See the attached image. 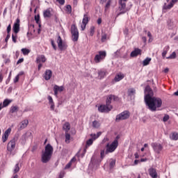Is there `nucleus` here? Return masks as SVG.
Wrapping results in <instances>:
<instances>
[{
	"label": "nucleus",
	"mask_w": 178,
	"mask_h": 178,
	"mask_svg": "<svg viewBox=\"0 0 178 178\" xmlns=\"http://www.w3.org/2000/svg\"><path fill=\"white\" fill-rule=\"evenodd\" d=\"M145 102L148 106V109L152 112H156L157 108L162 106V99L159 97H152L149 95H145Z\"/></svg>",
	"instance_id": "obj_1"
},
{
	"label": "nucleus",
	"mask_w": 178,
	"mask_h": 178,
	"mask_svg": "<svg viewBox=\"0 0 178 178\" xmlns=\"http://www.w3.org/2000/svg\"><path fill=\"white\" fill-rule=\"evenodd\" d=\"M52 154H54V147L49 143L45 146L44 151L42 152L41 161L42 163H47V162H49L52 157Z\"/></svg>",
	"instance_id": "obj_2"
},
{
	"label": "nucleus",
	"mask_w": 178,
	"mask_h": 178,
	"mask_svg": "<svg viewBox=\"0 0 178 178\" xmlns=\"http://www.w3.org/2000/svg\"><path fill=\"white\" fill-rule=\"evenodd\" d=\"M118 145H117L115 142H113L112 143H107L106 145V150L102 149L100 152L101 159H104V158H105V155H108V154H112V152H115Z\"/></svg>",
	"instance_id": "obj_3"
},
{
	"label": "nucleus",
	"mask_w": 178,
	"mask_h": 178,
	"mask_svg": "<svg viewBox=\"0 0 178 178\" xmlns=\"http://www.w3.org/2000/svg\"><path fill=\"white\" fill-rule=\"evenodd\" d=\"M70 31L73 42H77L79 41V37L80 34L79 33V29H77V26H76V24H73L71 26Z\"/></svg>",
	"instance_id": "obj_4"
},
{
	"label": "nucleus",
	"mask_w": 178,
	"mask_h": 178,
	"mask_svg": "<svg viewBox=\"0 0 178 178\" xmlns=\"http://www.w3.org/2000/svg\"><path fill=\"white\" fill-rule=\"evenodd\" d=\"M16 141H17V140L14 138L11 139L7 144V151L9 152L10 155H15V154H16L15 152V149L16 148Z\"/></svg>",
	"instance_id": "obj_5"
},
{
	"label": "nucleus",
	"mask_w": 178,
	"mask_h": 178,
	"mask_svg": "<svg viewBox=\"0 0 178 178\" xmlns=\"http://www.w3.org/2000/svg\"><path fill=\"white\" fill-rule=\"evenodd\" d=\"M105 58H106V51H99L95 56L94 61L96 63H101V62H104V60H105Z\"/></svg>",
	"instance_id": "obj_6"
},
{
	"label": "nucleus",
	"mask_w": 178,
	"mask_h": 178,
	"mask_svg": "<svg viewBox=\"0 0 178 178\" xmlns=\"http://www.w3.org/2000/svg\"><path fill=\"white\" fill-rule=\"evenodd\" d=\"M130 118V112L128 111H124L121 113L117 115L115 118V122H120V120H126V119H129Z\"/></svg>",
	"instance_id": "obj_7"
},
{
	"label": "nucleus",
	"mask_w": 178,
	"mask_h": 178,
	"mask_svg": "<svg viewBox=\"0 0 178 178\" xmlns=\"http://www.w3.org/2000/svg\"><path fill=\"white\" fill-rule=\"evenodd\" d=\"M56 42L60 51H66V49H67V43H66V42H63L60 35L58 36Z\"/></svg>",
	"instance_id": "obj_8"
},
{
	"label": "nucleus",
	"mask_w": 178,
	"mask_h": 178,
	"mask_svg": "<svg viewBox=\"0 0 178 178\" xmlns=\"http://www.w3.org/2000/svg\"><path fill=\"white\" fill-rule=\"evenodd\" d=\"M151 147L153 148V150L156 154H161L163 149V145L158 143H152L151 144Z\"/></svg>",
	"instance_id": "obj_9"
},
{
	"label": "nucleus",
	"mask_w": 178,
	"mask_h": 178,
	"mask_svg": "<svg viewBox=\"0 0 178 178\" xmlns=\"http://www.w3.org/2000/svg\"><path fill=\"white\" fill-rule=\"evenodd\" d=\"M112 106H109L107 104H102L98 107V111L102 113H108V112L112 111Z\"/></svg>",
	"instance_id": "obj_10"
},
{
	"label": "nucleus",
	"mask_w": 178,
	"mask_h": 178,
	"mask_svg": "<svg viewBox=\"0 0 178 178\" xmlns=\"http://www.w3.org/2000/svg\"><path fill=\"white\" fill-rule=\"evenodd\" d=\"M89 22H90V16H88V13H86L83 15L82 24H81V29L82 31H84V30H86V27L87 26V24H88Z\"/></svg>",
	"instance_id": "obj_11"
},
{
	"label": "nucleus",
	"mask_w": 178,
	"mask_h": 178,
	"mask_svg": "<svg viewBox=\"0 0 178 178\" xmlns=\"http://www.w3.org/2000/svg\"><path fill=\"white\" fill-rule=\"evenodd\" d=\"M120 4V15H123L126 13V12H129V8H126V2L123 1V0L119 1Z\"/></svg>",
	"instance_id": "obj_12"
},
{
	"label": "nucleus",
	"mask_w": 178,
	"mask_h": 178,
	"mask_svg": "<svg viewBox=\"0 0 178 178\" xmlns=\"http://www.w3.org/2000/svg\"><path fill=\"white\" fill-rule=\"evenodd\" d=\"M112 99H113V101H118L119 97L115 96L114 95H109L108 96H107L106 104L108 105V106H112V105H111V104H112Z\"/></svg>",
	"instance_id": "obj_13"
},
{
	"label": "nucleus",
	"mask_w": 178,
	"mask_h": 178,
	"mask_svg": "<svg viewBox=\"0 0 178 178\" xmlns=\"http://www.w3.org/2000/svg\"><path fill=\"white\" fill-rule=\"evenodd\" d=\"M13 30L15 34H17V33L20 31V19L19 18L15 20L13 26Z\"/></svg>",
	"instance_id": "obj_14"
},
{
	"label": "nucleus",
	"mask_w": 178,
	"mask_h": 178,
	"mask_svg": "<svg viewBox=\"0 0 178 178\" xmlns=\"http://www.w3.org/2000/svg\"><path fill=\"white\" fill-rule=\"evenodd\" d=\"M143 51L140 49L135 48L130 54L131 58H137L138 55H141Z\"/></svg>",
	"instance_id": "obj_15"
},
{
	"label": "nucleus",
	"mask_w": 178,
	"mask_h": 178,
	"mask_svg": "<svg viewBox=\"0 0 178 178\" xmlns=\"http://www.w3.org/2000/svg\"><path fill=\"white\" fill-rule=\"evenodd\" d=\"M178 2V0H172L169 4H166V3H164L163 9H165V10H168L169 9H172L173 6H175V4Z\"/></svg>",
	"instance_id": "obj_16"
},
{
	"label": "nucleus",
	"mask_w": 178,
	"mask_h": 178,
	"mask_svg": "<svg viewBox=\"0 0 178 178\" xmlns=\"http://www.w3.org/2000/svg\"><path fill=\"white\" fill-rule=\"evenodd\" d=\"M11 131L12 129L10 128H8L7 130L5 131L2 136L3 143H6V141H8V138H9V134H10Z\"/></svg>",
	"instance_id": "obj_17"
},
{
	"label": "nucleus",
	"mask_w": 178,
	"mask_h": 178,
	"mask_svg": "<svg viewBox=\"0 0 178 178\" xmlns=\"http://www.w3.org/2000/svg\"><path fill=\"white\" fill-rule=\"evenodd\" d=\"M36 63H45L47 57L44 54L38 55L36 58Z\"/></svg>",
	"instance_id": "obj_18"
},
{
	"label": "nucleus",
	"mask_w": 178,
	"mask_h": 178,
	"mask_svg": "<svg viewBox=\"0 0 178 178\" xmlns=\"http://www.w3.org/2000/svg\"><path fill=\"white\" fill-rule=\"evenodd\" d=\"M65 90V88L63 86H59L58 85H55L54 86V95L56 97H58V92H62Z\"/></svg>",
	"instance_id": "obj_19"
},
{
	"label": "nucleus",
	"mask_w": 178,
	"mask_h": 178,
	"mask_svg": "<svg viewBox=\"0 0 178 178\" xmlns=\"http://www.w3.org/2000/svg\"><path fill=\"white\" fill-rule=\"evenodd\" d=\"M149 175L152 178H158V173L156 172V169L154 168H150L149 169Z\"/></svg>",
	"instance_id": "obj_20"
},
{
	"label": "nucleus",
	"mask_w": 178,
	"mask_h": 178,
	"mask_svg": "<svg viewBox=\"0 0 178 178\" xmlns=\"http://www.w3.org/2000/svg\"><path fill=\"white\" fill-rule=\"evenodd\" d=\"M124 79V74L122 72L117 74L114 78L115 83H118Z\"/></svg>",
	"instance_id": "obj_21"
},
{
	"label": "nucleus",
	"mask_w": 178,
	"mask_h": 178,
	"mask_svg": "<svg viewBox=\"0 0 178 178\" xmlns=\"http://www.w3.org/2000/svg\"><path fill=\"white\" fill-rule=\"evenodd\" d=\"M47 99L49 100L51 111H55V103L54 102V99H52V97L49 95Z\"/></svg>",
	"instance_id": "obj_22"
},
{
	"label": "nucleus",
	"mask_w": 178,
	"mask_h": 178,
	"mask_svg": "<svg viewBox=\"0 0 178 178\" xmlns=\"http://www.w3.org/2000/svg\"><path fill=\"white\" fill-rule=\"evenodd\" d=\"M52 77V71L50 70H47L44 72V80H49Z\"/></svg>",
	"instance_id": "obj_23"
},
{
	"label": "nucleus",
	"mask_w": 178,
	"mask_h": 178,
	"mask_svg": "<svg viewBox=\"0 0 178 178\" xmlns=\"http://www.w3.org/2000/svg\"><path fill=\"white\" fill-rule=\"evenodd\" d=\"M52 8H49L47 9H46L44 12H43V16L44 17H51V16H52Z\"/></svg>",
	"instance_id": "obj_24"
},
{
	"label": "nucleus",
	"mask_w": 178,
	"mask_h": 178,
	"mask_svg": "<svg viewBox=\"0 0 178 178\" xmlns=\"http://www.w3.org/2000/svg\"><path fill=\"white\" fill-rule=\"evenodd\" d=\"M145 94H146L145 95H149V97H151V95H152L153 94L152 89H151V87H149V86H147L145 87Z\"/></svg>",
	"instance_id": "obj_25"
},
{
	"label": "nucleus",
	"mask_w": 178,
	"mask_h": 178,
	"mask_svg": "<svg viewBox=\"0 0 178 178\" xmlns=\"http://www.w3.org/2000/svg\"><path fill=\"white\" fill-rule=\"evenodd\" d=\"M77 161V159L75 157H73L70 161L65 165V169H70L72 166V165H73V163H76V161Z\"/></svg>",
	"instance_id": "obj_26"
},
{
	"label": "nucleus",
	"mask_w": 178,
	"mask_h": 178,
	"mask_svg": "<svg viewBox=\"0 0 178 178\" xmlns=\"http://www.w3.org/2000/svg\"><path fill=\"white\" fill-rule=\"evenodd\" d=\"M29 125V120H24L19 124V129H26V127Z\"/></svg>",
	"instance_id": "obj_27"
},
{
	"label": "nucleus",
	"mask_w": 178,
	"mask_h": 178,
	"mask_svg": "<svg viewBox=\"0 0 178 178\" xmlns=\"http://www.w3.org/2000/svg\"><path fill=\"white\" fill-rule=\"evenodd\" d=\"M63 129L65 131V133H69V130H70V123L65 122L63 126Z\"/></svg>",
	"instance_id": "obj_28"
},
{
	"label": "nucleus",
	"mask_w": 178,
	"mask_h": 178,
	"mask_svg": "<svg viewBox=\"0 0 178 178\" xmlns=\"http://www.w3.org/2000/svg\"><path fill=\"white\" fill-rule=\"evenodd\" d=\"M11 102L12 99H6L3 102V105L1 104V106H3V108H6V106H8V105L11 104Z\"/></svg>",
	"instance_id": "obj_29"
},
{
	"label": "nucleus",
	"mask_w": 178,
	"mask_h": 178,
	"mask_svg": "<svg viewBox=\"0 0 178 178\" xmlns=\"http://www.w3.org/2000/svg\"><path fill=\"white\" fill-rule=\"evenodd\" d=\"M170 48V47L169 46H165L163 48V52H162L163 58H165L166 57V54H168V52L169 51Z\"/></svg>",
	"instance_id": "obj_30"
},
{
	"label": "nucleus",
	"mask_w": 178,
	"mask_h": 178,
	"mask_svg": "<svg viewBox=\"0 0 178 178\" xmlns=\"http://www.w3.org/2000/svg\"><path fill=\"white\" fill-rule=\"evenodd\" d=\"M152 60L151 58L147 57L143 61V66H148V65L150 63Z\"/></svg>",
	"instance_id": "obj_31"
},
{
	"label": "nucleus",
	"mask_w": 178,
	"mask_h": 178,
	"mask_svg": "<svg viewBox=\"0 0 178 178\" xmlns=\"http://www.w3.org/2000/svg\"><path fill=\"white\" fill-rule=\"evenodd\" d=\"M170 138L171 140H173L174 141H177L178 140V134L176 132H174L171 134V136H170Z\"/></svg>",
	"instance_id": "obj_32"
},
{
	"label": "nucleus",
	"mask_w": 178,
	"mask_h": 178,
	"mask_svg": "<svg viewBox=\"0 0 178 178\" xmlns=\"http://www.w3.org/2000/svg\"><path fill=\"white\" fill-rule=\"evenodd\" d=\"M101 134H102L101 132H97V134H90V137H91L90 139L93 140V141H94L95 140H97V138H98V137H99V136H101Z\"/></svg>",
	"instance_id": "obj_33"
},
{
	"label": "nucleus",
	"mask_w": 178,
	"mask_h": 178,
	"mask_svg": "<svg viewBox=\"0 0 178 178\" xmlns=\"http://www.w3.org/2000/svg\"><path fill=\"white\" fill-rule=\"evenodd\" d=\"M92 126L93 129H98L101 126V123L99 121L95 120L92 122Z\"/></svg>",
	"instance_id": "obj_34"
},
{
	"label": "nucleus",
	"mask_w": 178,
	"mask_h": 178,
	"mask_svg": "<svg viewBox=\"0 0 178 178\" xmlns=\"http://www.w3.org/2000/svg\"><path fill=\"white\" fill-rule=\"evenodd\" d=\"M17 111H19V106H13L10 109V113H15V112H17Z\"/></svg>",
	"instance_id": "obj_35"
},
{
	"label": "nucleus",
	"mask_w": 178,
	"mask_h": 178,
	"mask_svg": "<svg viewBox=\"0 0 178 178\" xmlns=\"http://www.w3.org/2000/svg\"><path fill=\"white\" fill-rule=\"evenodd\" d=\"M65 143L66 144H70V134L68 132H65Z\"/></svg>",
	"instance_id": "obj_36"
},
{
	"label": "nucleus",
	"mask_w": 178,
	"mask_h": 178,
	"mask_svg": "<svg viewBox=\"0 0 178 178\" xmlns=\"http://www.w3.org/2000/svg\"><path fill=\"white\" fill-rule=\"evenodd\" d=\"M98 74H99V77H100V79H104V77H105L106 76V71L101 70L99 72Z\"/></svg>",
	"instance_id": "obj_37"
},
{
	"label": "nucleus",
	"mask_w": 178,
	"mask_h": 178,
	"mask_svg": "<svg viewBox=\"0 0 178 178\" xmlns=\"http://www.w3.org/2000/svg\"><path fill=\"white\" fill-rule=\"evenodd\" d=\"M136 94V89L130 88L128 90V95L129 97H133Z\"/></svg>",
	"instance_id": "obj_38"
},
{
	"label": "nucleus",
	"mask_w": 178,
	"mask_h": 178,
	"mask_svg": "<svg viewBox=\"0 0 178 178\" xmlns=\"http://www.w3.org/2000/svg\"><path fill=\"white\" fill-rule=\"evenodd\" d=\"M35 21L37 24L39 25V27H41V20L40 19V15H35Z\"/></svg>",
	"instance_id": "obj_39"
},
{
	"label": "nucleus",
	"mask_w": 178,
	"mask_h": 178,
	"mask_svg": "<svg viewBox=\"0 0 178 178\" xmlns=\"http://www.w3.org/2000/svg\"><path fill=\"white\" fill-rule=\"evenodd\" d=\"M21 52H22L23 55H29L30 54V49H26V48H23L21 49Z\"/></svg>",
	"instance_id": "obj_40"
},
{
	"label": "nucleus",
	"mask_w": 178,
	"mask_h": 178,
	"mask_svg": "<svg viewBox=\"0 0 178 178\" xmlns=\"http://www.w3.org/2000/svg\"><path fill=\"white\" fill-rule=\"evenodd\" d=\"M94 143V140L90 138L86 141V148H88L90 145H92V143Z\"/></svg>",
	"instance_id": "obj_41"
},
{
	"label": "nucleus",
	"mask_w": 178,
	"mask_h": 178,
	"mask_svg": "<svg viewBox=\"0 0 178 178\" xmlns=\"http://www.w3.org/2000/svg\"><path fill=\"white\" fill-rule=\"evenodd\" d=\"M65 10L67 12V13H68L69 15H70V13H72V6L70 5H67L65 6Z\"/></svg>",
	"instance_id": "obj_42"
},
{
	"label": "nucleus",
	"mask_w": 178,
	"mask_h": 178,
	"mask_svg": "<svg viewBox=\"0 0 178 178\" xmlns=\"http://www.w3.org/2000/svg\"><path fill=\"white\" fill-rule=\"evenodd\" d=\"M12 40L15 44L17 42V33L12 35Z\"/></svg>",
	"instance_id": "obj_43"
},
{
	"label": "nucleus",
	"mask_w": 178,
	"mask_h": 178,
	"mask_svg": "<svg viewBox=\"0 0 178 178\" xmlns=\"http://www.w3.org/2000/svg\"><path fill=\"white\" fill-rule=\"evenodd\" d=\"M166 59H176V52H172L170 56L167 57Z\"/></svg>",
	"instance_id": "obj_44"
},
{
	"label": "nucleus",
	"mask_w": 178,
	"mask_h": 178,
	"mask_svg": "<svg viewBox=\"0 0 178 178\" xmlns=\"http://www.w3.org/2000/svg\"><path fill=\"white\" fill-rule=\"evenodd\" d=\"M115 165H116V161L112 160L109 163L110 169H113V168H115Z\"/></svg>",
	"instance_id": "obj_45"
},
{
	"label": "nucleus",
	"mask_w": 178,
	"mask_h": 178,
	"mask_svg": "<svg viewBox=\"0 0 178 178\" xmlns=\"http://www.w3.org/2000/svg\"><path fill=\"white\" fill-rule=\"evenodd\" d=\"M50 42H51V47H53L54 50L56 51V44H55V41H54L53 39H51Z\"/></svg>",
	"instance_id": "obj_46"
},
{
	"label": "nucleus",
	"mask_w": 178,
	"mask_h": 178,
	"mask_svg": "<svg viewBox=\"0 0 178 178\" xmlns=\"http://www.w3.org/2000/svg\"><path fill=\"white\" fill-rule=\"evenodd\" d=\"M102 42H105L106 40H108V35L106 34H104L102 35Z\"/></svg>",
	"instance_id": "obj_47"
},
{
	"label": "nucleus",
	"mask_w": 178,
	"mask_h": 178,
	"mask_svg": "<svg viewBox=\"0 0 178 178\" xmlns=\"http://www.w3.org/2000/svg\"><path fill=\"white\" fill-rule=\"evenodd\" d=\"M119 138H120V136L118 135L113 143H115L117 145H119Z\"/></svg>",
	"instance_id": "obj_48"
},
{
	"label": "nucleus",
	"mask_w": 178,
	"mask_h": 178,
	"mask_svg": "<svg viewBox=\"0 0 178 178\" xmlns=\"http://www.w3.org/2000/svg\"><path fill=\"white\" fill-rule=\"evenodd\" d=\"M19 170H20V168L19 167V163H17L14 169V173H17Z\"/></svg>",
	"instance_id": "obj_49"
},
{
	"label": "nucleus",
	"mask_w": 178,
	"mask_h": 178,
	"mask_svg": "<svg viewBox=\"0 0 178 178\" xmlns=\"http://www.w3.org/2000/svg\"><path fill=\"white\" fill-rule=\"evenodd\" d=\"M94 33H95V27L92 26L90 28V35H91V37H92V35H94Z\"/></svg>",
	"instance_id": "obj_50"
},
{
	"label": "nucleus",
	"mask_w": 178,
	"mask_h": 178,
	"mask_svg": "<svg viewBox=\"0 0 178 178\" xmlns=\"http://www.w3.org/2000/svg\"><path fill=\"white\" fill-rule=\"evenodd\" d=\"M169 119H170L169 115L165 114L164 117L163 118V122H168Z\"/></svg>",
	"instance_id": "obj_51"
},
{
	"label": "nucleus",
	"mask_w": 178,
	"mask_h": 178,
	"mask_svg": "<svg viewBox=\"0 0 178 178\" xmlns=\"http://www.w3.org/2000/svg\"><path fill=\"white\" fill-rule=\"evenodd\" d=\"M26 140H27V134H24L21 138V141H26Z\"/></svg>",
	"instance_id": "obj_52"
},
{
	"label": "nucleus",
	"mask_w": 178,
	"mask_h": 178,
	"mask_svg": "<svg viewBox=\"0 0 178 178\" xmlns=\"http://www.w3.org/2000/svg\"><path fill=\"white\" fill-rule=\"evenodd\" d=\"M12 31V25L10 24L7 26V33L10 34V31Z\"/></svg>",
	"instance_id": "obj_53"
},
{
	"label": "nucleus",
	"mask_w": 178,
	"mask_h": 178,
	"mask_svg": "<svg viewBox=\"0 0 178 178\" xmlns=\"http://www.w3.org/2000/svg\"><path fill=\"white\" fill-rule=\"evenodd\" d=\"M108 141H109V138L106 136L104 138L102 143V144H105V143H108Z\"/></svg>",
	"instance_id": "obj_54"
},
{
	"label": "nucleus",
	"mask_w": 178,
	"mask_h": 178,
	"mask_svg": "<svg viewBox=\"0 0 178 178\" xmlns=\"http://www.w3.org/2000/svg\"><path fill=\"white\" fill-rule=\"evenodd\" d=\"M109 6H111V1H108L105 6V10H106L107 9H109Z\"/></svg>",
	"instance_id": "obj_55"
},
{
	"label": "nucleus",
	"mask_w": 178,
	"mask_h": 178,
	"mask_svg": "<svg viewBox=\"0 0 178 178\" xmlns=\"http://www.w3.org/2000/svg\"><path fill=\"white\" fill-rule=\"evenodd\" d=\"M19 78H20V77L19 76V75H17V76L15 77L13 81H14V83H15V84H16V83L19 82Z\"/></svg>",
	"instance_id": "obj_56"
},
{
	"label": "nucleus",
	"mask_w": 178,
	"mask_h": 178,
	"mask_svg": "<svg viewBox=\"0 0 178 178\" xmlns=\"http://www.w3.org/2000/svg\"><path fill=\"white\" fill-rule=\"evenodd\" d=\"M144 33H147V37H149V38H152V35L151 34V32L148 31L147 32L146 30L144 31Z\"/></svg>",
	"instance_id": "obj_57"
},
{
	"label": "nucleus",
	"mask_w": 178,
	"mask_h": 178,
	"mask_svg": "<svg viewBox=\"0 0 178 178\" xmlns=\"http://www.w3.org/2000/svg\"><path fill=\"white\" fill-rule=\"evenodd\" d=\"M65 177V171H61L58 178H63Z\"/></svg>",
	"instance_id": "obj_58"
},
{
	"label": "nucleus",
	"mask_w": 178,
	"mask_h": 178,
	"mask_svg": "<svg viewBox=\"0 0 178 178\" xmlns=\"http://www.w3.org/2000/svg\"><path fill=\"white\" fill-rule=\"evenodd\" d=\"M23 62H24V58H19L17 62V65H19L20 63H23Z\"/></svg>",
	"instance_id": "obj_59"
},
{
	"label": "nucleus",
	"mask_w": 178,
	"mask_h": 178,
	"mask_svg": "<svg viewBox=\"0 0 178 178\" xmlns=\"http://www.w3.org/2000/svg\"><path fill=\"white\" fill-rule=\"evenodd\" d=\"M10 38V33H8L6 39H5V42H8V41H9V39Z\"/></svg>",
	"instance_id": "obj_60"
},
{
	"label": "nucleus",
	"mask_w": 178,
	"mask_h": 178,
	"mask_svg": "<svg viewBox=\"0 0 178 178\" xmlns=\"http://www.w3.org/2000/svg\"><path fill=\"white\" fill-rule=\"evenodd\" d=\"M60 5H65V0H56Z\"/></svg>",
	"instance_id": "obj_61"
},
{
	"label": "nucleus",
	"mask_w": 178,
	"mask_h": 178,
	"mask_svg": "<svg viewBox=\"0 0 178 178\" xmlns=\"http://www.w3.org/2000/svg\"><path fill=\"white\" fill-rule=\"evenodd\" d=\"M3 81V74L0 72V83H2Z\"/></svg>",
	"instance_id": "obj_62"
},
{
	"label": "nucleus",
	"mask_w": 178,
	"mask_h": 178,
	"mask_svg": "<svg viewBox=\"0 0 178 178\" xmlns=\"http://www.w3.org/2000/svg\"><path fill=\"white\" fill-rule=\"evenodd\" d=\"M38 70H41V67H42V63H38Z\"/></svg>",
	"instance_id": "obj_63"
},
{
	"label": "nucleus",
	"mask_w": 178,
	"mask_h": 178,
	"mask_svg": "<svg viewBox=\"0 0 178 178\" xmlns=\"http://www.w3.org/2000/svg\"><path fill=\"white\" fill-rule=\"evenodd\" d=\"M77 3H79V0H73L74 6H77Z\"/></svg>",
	"instance_id": "obj_64"
}]
</instances>
